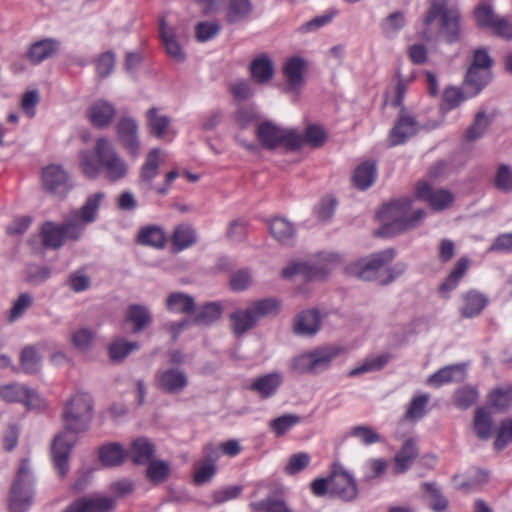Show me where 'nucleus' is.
Segmentation results:
<instances>
[{
	"label": "nucleus",
	"mask_w": 512,
	"mask_h": 512,
	"mask_svg": "<svg viewBox=\"0 0 512 512\" xmlns=\"http://www.w3.org/2000/svg\"><path fill=\"white\" fill-rule=\"evenodd\" d=\"M155 447L146 438L134 440L130 447V457L134 464H147L154 456Z\"/></svg>",
	"instance_id": "37"
},
{
	"label": "nucleus",
	"mask_w": 512,
	"mask_h": 512,
	"mask_svg": "<svg viewBox=\"0 0 512 512\" xmlns=\"http://www.w3.org/2000/svg\"><path fill=\"white\" fill-rule=\"evenodd\" d=\"M283 382L280 373L272 372L256 378L250 385V390L258 393L261 398H269L276 393Z\"/></svg>",
	"instance_id": "27"
},
{
	"label": "nucleus",
	"mask_w": 512,
	"mask_h": 512,
	"mask_svg": "<svg viewBox=\"0 0 512 512\" xmlns=\"http://www.w3.org/2000/svg\"><path fill=\"white\" fill-rule=\"evenodd\" d=\"M461 315L465 318L478 316L488 304V298L477 290H469L461 296Z\"/></svg>",
	"instance_id": "24"
},
{
	"label": "nucleus",
	"mask_w": 512,
	"mask_h": 512,
	"mask_svg": "<svg viewBox=\"0 0 512 512\" xmlns=\"http://www.w3.org/2000/svg\"><path fill=\"white\" fill-rule=\"evenodd\" d=\"M34 498L33 479L28 460L23 459L10 489L8 507L10 512H27Z\"/></svg>",
	"instance_id": "8"
},
{
	"label": "nucleus",
	"mask_w": 512,
	"mask_h": 512,
	"mask_svg": "<svg viewBox=\"0 0 512 512\" xmlns=\"http://www.w3.org/2000/svg\"><path fill=\"white\" fill-rule=\"evenodd\" d=\"M422 491L428 501V505L434 512H444L449 505L448 499L433 483L425 482L422 484Z\"/></svg>",
	"instance_id": "40"
},
{
	"label": "nucleus",
	"mask_w": 512,
	"mask_h": 512,
	"mask_svg": "<svg viewBox=\"0 0 512 512\" xmlns=\"http://www.w3.org/2000/svg\"><path fill=\"white\" fill-rule=\"evenodd\" d=\"M139 345L137 342H128L122 338L113 341L108 346V354L113 362L124 360L132 351L137 350Z\"/></svg>",
	"instance_id": "48"
},
{
	"label": "nucleus",
	"mask_w": 512,
	"mask_h": 512,
	"mask_svg": "<svg viewBox=\"0 0 512 512\" xmlns=\"http://www.w3.org/2000/svg\"><path fill=\"white\" fill-rule=\"evenodd\" d=\"M302 421L296 414H284L269 422V429L276 437H282Z\"/></svg>",
	"instance_id": "42"
},
{
	"label": "nucleus",
	"mask_w": 512,
	"mask_h": 512,
	"mask_svg": "<svg viewBox=\"0 0 512 512\" xmlns=\"http://www.w3.org/2000/svg\"><path fill=\"white\" fill-rule=\"evenodd\" d=\"M222 315V306L216 302L205 304L195 315L193 321L200 325H209L217 321Z\"/></svg>",
	"instance_id": "50"
},
{
	"label": "nucleus",
	"mask_w": 512,
	"mask_h": 512,
	"mask_svg": "<svg viewBox=\"0 0 512 512\" xmlns=\"http://www.w3.org/2000/svg\"><path fill=\"white\" fill-rule=\"evenodd\" d=\"M60 48V42L54 38H44L32 43L26 57L32 65H38L43 61L53 57Z\"/></svg>",
	"instance_id": "21"
},
{
	"label": "nucleus",
	"mask_w": 512,
	"mask_h": 512,
	"mask_svg": "<svg viewBox=\"0 0 512 512\" xmlns=\"http://www.w3.org/2000/svg\"><path fill=\"white\" fill-rule=\"evenodd\" d=\"M87 114L95 127L103 128L114 118L115 109L110 103L100 100L89 107Z\"/></svg>",
	"instance_id": "30"
},
{
	"label": "nucleus",
	"mask_w": 512,
	"mask_h": 512,
	"mask_svg": "<svg viewBox=\"0 0 512 512\" xmlns=\"http://www.w3.org/2000/svg\"><path fill=\"white\" fill-rule=\"evenodd\" d=\"M415 197L425 201L435 211H442L449 208L454 202L453 194L446 189H433L432 185L420 180L415 186Z\"/></svg>",
	"instance_id": "13"
},
{
	"label": "nucleus",
	"mask_w": 512,
	"mask_h": 512,
	"mask_svg": "<svg viewBox=\"0 0 512 512\" xmlns=\"http://www.w3.org/2000/svg\"><path fill=\"white\" fill-rule=\"evenodd\" d=\"M428 402V394H420L414 396L407 407L405 418L407 420H417L423 417Z\"/></svg>",
	"instance_id": "56"
},
{
	"label": "nucleus",
	"mask_w": 512,
	"mask_h": 512,
	"mask_svg": "<svg viewBox=\"0 0 512 512\" xmlns=\"http://www.w3.org/2000/svg\"><path fill=\"white\" fill-rule=\"evenodd\" d=\"M476 435L483 440L490 438L492 433V418L484 407H478L475 411L473 422Z\"/></svg>",
	"instance_id": "46"
},
{
	"label": "nucleus",
	"mask_w": 512,
	"mask_h": 512,
	"mask_svg": "<svg viewBox=\"0 0 512 512\" xmlns=\"http://www.w3.org/2000/svg\"><path fill=\"white\" fill-rule=\"evenodd\" d=\"M320 327V315L317 310H305L295 319L294 331L299 335H314Z\"/></svg>",
	"instance_id": "31"
},
{
	"label": "nucleus",
	"mask_w": 512,
	"mask_h": 512,
	"mask_svg": "<svg viewBox=\"0 0 512 512\" xmlns=\"http://www.w3.org/2000/svg\"><path fill=\"white\" fill-rule=\"evenodd\" d=\"M279 303L274 299H262L252 303L246 309H238L230 315L231 329L236 337H241L255 327L258 320L275 314Z\"/></svg>",
	"instance_id": "6"
},
{
	"label": "nucleus",
	"mask_w": 512,
	"mask_h": 512,
	"mask_svg": "<svg viewBox=\"0 0 512 512\" xmlns=\"http://www.w3.org/2000/svg\"><path fill=\"white\" fill-rule=\"evenodd\" d=\"M471 266V260L468 257L459 258L445 281L439 286V292L442 295L448 294L456 289L461 279L465 276Z\"/></svg>",
	"instance_id": "29"
},
{
	"label": "nucleus",
	"mask_w": 512,
	"mask_h": 512,
	"mask_svg": "<svg viewBox=\"0 0 512 512\" xmlns=\"http://www.w3.org/2000/svg\"><path fill=\"white\" fill-rule=\"evenodd\" d=\"M418 456L417 443L413 438L407 439L394 456L395 474L406 472Z\"/></svg>",
	"instance_id": "25"
},
{
	"label": "nucleus",
	"mask_w": 512,
	"mask_h": 512,
	"mask_svg": "<svg viewBox=\"0 0 512 512\" xmlns=\"http://www.w3.org/2000/svg\"><path fill=\"white\" fill-rule=\"evenodd\" d=\"M117 136L130 155L136 157L139 154L138 125L134 119L121 118L117 124Z\"/></svg>",
	"instance_id": "17"
},
{
	"label": "nucleus",
	"mask_w": 512,
	"mask_h": 512,
	"mask_svg": "<svg viewBox=\"0 0 512 512\" xmlns=\"http://www.w3.org/2000/svg\"><path fill=\"white\" fill-rule=\"evenodd\" d=\"M252 512H291L286 503L274 496L250 504Z\"/></svg>",
	"instance_id": "52"
},
{
	"label": "nucleus",
	"mask_w": 512,
	"mask_h": 512,
	"mask_svg": "<svg viewBox=\"0 0 512 512\" xmlns=\"http://www.w3.org/2000/svg\"><path fill=\"white\" fill-rule=\"evenodd\" d=\"M339 262L335 254H319L312 261L294 262L282 270V276L290 279L302 276L305 280H319L324 278Z\"/></svg>",
	"instance_id": "9"
},
{
	"label": "nucleus",
	"mask_w": 512,
	"mask_h": 512,
	"mask_svg": "<svg viewBox=\"0 0 512 512\" xmlns=\"http://www.w3.org/2000/svg\"><path fill=\"white\" fill-rule=\"evenodd\" d=\"M75 439L66 432L58 434L51 446V457L60 477H65L69 471V456Z\"/></svg>",
	"instance_id": "15"
},
{
	"label": "nucleus",
	"mask_w": 512,
	"mask_h": 512,
	"mask_svg": "<svg viewBox=\"0 0 512 512\" xmlns=\"http://www.w3.org/2000/svg\"><path fill=\"white\" fill-rule=\"evenodd\" d=\"M220 29L218 22H200L195 27L196 38L199 42H206L215 37Z\"/></svg>",
	"instance_id": "64"
},
{
	"label": "nucleus",
	"mask_w": 512,
	"mask_h": 512,
	"mask_svg": "<svg viewBox=\"0 0 512 512\" xmlns=\"http://www.w3.org/2000/svg\"><path fill=\"white\" fill-rule=\"evenodd\" d=\"M311 458L306 452H298L291 455L284 467V471L288 475H296L304 470L310 463Z\"/></svg>",
	"instance_id": "58"
},
{
	"label": "nucleus",
	"mask_w": 512,
	"mask_h": 512,
	"mask_svg": "<svg viewBox=\"0 0 512 512\" xmlns=\"http://www.w3.org/2000/svg\"><path fill=\"white\" fill-rule=\"evenodd\" d=\"M147 122L152 135L159 139L165 138L170 124L169 117L159 114L156 108H151L147 112Z\"/></svg>",
	"instance_id": "44"
},
{
	"label": "nucleus",
	"mask_w": 512,
	"mask_h": 512,
	"mask_svg": "<svg viewBox=\"0 0 512 512\" xmlns=\"http://www.w3.org/2000/svg\"><path fill=\"white\" fill-rule=\"evenodd\" d=\"M439 21V32L444 41L453 44L461 38V17L457 7L449 6L448 0H429V8L424 16V24L430 26Z\"/></svg>",
	"instance_id": "4"
},
{
	"label": "nucleus",
	"mask_w": 512,
	"mask_h": 512,
	"mask_svg": "<svg viewBox=\"0 0 512 512\" xmlns=\"http://www.w3.org/2000/svg\"><path fill=\"white\" fill-rule=\"evenodd\" d=\"M411 206L410 198H401L384 204L377 212L378 220L383 223L377 235L391 236L418 227L425 217V211L417 209L411 212Z\"/></svg>",
	"instance_id": "3"
},
{
	"label": "nucleus",
	"mask_w": 512,
	"mask_h": 512,
	"mask_svg": "<svg viewBox=\"0 0 512 512\" xmlns=\"http://www.w3.org/2000/svg\"><path fill=\"white\" fill-rule=\"evenodd\" d=\"M79 165L82 173L89 179L97 178L100 172L104 171L109 181L116 182L127 174L125 161L106 138H99L94 150L80 151Z\"/></svg>",
	"instance_id": "2"
},
{
	"label": "nucleus",
	"mask_w": 512,
	"mask_h": 512,
	"mask_svg": "<svg viewBox=\"0 0 512 512\" xmlns=\"http://www.w3.org/2000/svg\"><path fill=\"white\" fill-rule=\"evenodd\" d=\"M331 495L343 501H353L358 495L354 477L340 465L334 464L331 472Z\"/></svg>",
	"instance_id": "12"
},
{
	"label": "nucleus",
	"mask_w": 512,
	"mask_h": 512,
	"mask_svg": "<svg viewBox=\"0 0 512 512\" xmlns=\"http://www.w3.org/2000/svg\"><path fill=\"white\" fill-rule=\"evenodd\" d=\"M395 257L393 249L380 251L372 255L369 259L360 261L351 265L348 269L351 274L365 281H379L382 285H387L400 275L404 268L397 271L395 269H386V265Z\"/></svg>",
	"instance_id": "5"
},
{
	"label": "nucleus",
	"mask_w": 512,
	"mask_h": 512,
	"mask_svg": "<svg viewBox=\"0 0 512 512\" xmlns=\"http://www.w3.org/2000/svg\"><path fill=\"white\" fill-rule=\"evenodd\" d=\"M125 321L132 324L134 333H138L150 325L152 318L145 306L133 304L126 310Z\"/></svg>",
	"instance_id": "36"
},
{
	"label": "nucleus",
	"mask_w": 512,
	"mask_h": 512,
	"mask_svg": "<svg viewBox=\"0 0 512 512\" xmlns=\"http://www.w3.org/2000/svg\"><path fill=\"white\" fill-rule=\"evenodd\" d=\"M256 135L262 147L268 150L281 145L292 150L299 148L300 138L296 130H285L269 121L258 126Z\"/></svg>",
	"instance_id": "10"
},
{
	"label": "nucleus",
	"mask_w": 512,
	"mask_h": 512,
	"mask_svg": "<svg viewBox=\"0 0 512 512\" xmlns=\"http://www.w3.org/2000/svg\"><path fill=\"white\" fill-rule=\"evenodd\" d=\"M475 75L474 77H470V67L468 68V71L465 76V83L468 86H471L474 88L475 92L474 94H478L484 86L488 84V82L491 79V72L490 70H486L483 68H477L475 69Z\"/></svg>",
	"instance_id": "59"
},
{
	"label": "nucleus",
	"mask_w": 512,
	"mask_h": 512,
	"mask_svg": "<svg viewBox=\"0 0 512 512\" xmlns=\"http://www.w3.org/2000/svg\"><path fill=\"white\" fill-rule=\"evenodd\" d=\"M19 362L23 372L26 374H36L41 369V356L32 345L25 346L22 349Z\"/></svg>",
	"instance_id": "41"
},
{
	"label": "nucleus",
	"mask_w": 512,
	"mask_h": 512,
	"mask_svg": "<svg viewBox=\"0 0 512 512\" xmlns=\"http://www.w3.org/2000/svg\"><path fill=\"white\" fill-rule=\"evenodd\" d=\"M270 232L273 237L280 243H289L294 235L295 230L293 225L284 218H274L269 226Z\"/></svg>",
	"instance_id": "45"
},
{
	"label": "nucleus",
	"mask_w": 512,
	"mask_h": 512,
	"mask_svg": "<svg viewBox=\"0 0 512 512\" xmlns=\"http://www.w3.org/2000/svg\"><path fill=\"white\" fill-rule=\"evenodd\" d=\"M474 17L479 28L491 29L500 16L494 13L490 5L482 3L475 8Z\"/></svg>",
	"instance_id": "54"
},
{
	"label": "nucleus",
	"mask_w": 512,
	"mask_h": 512,
	"mask_svg": "<svg viewBox=\"0 0 512 512\" xmlns=\"http://www.w3.org/2000/svg\"><path fill=\"white\" fill-rule=\"evenodd\" d=\"M307 68V61L300 56H294L286 60L282 70L290 90L297 91L302 88L305 83L304 75Z\"/></svg>",
	"instance_id": "19"
},
{
	"label": "nucleus",
	"mask_w": 512,
	"mask_h": 512,
	"mask_svg": "<svg viewBox=\"0 0 512 512\" xmlns=\"http://www.w3.org/2000/svg\"><path fill=\"white\" fill-rule=\"evenodd\" d=\"M159 30L162 43L168 56L176 62L184 61L185 54L182 47L176 41L173 30L166 27L163 19L160 20Z\"/></svg>",
	"instance_id": "35"
},
{
	"label": "nucleus",
	"mask_w": 512,
	"mask_h": 512,
	"mask_svg": "<svg viewBox=\"0 0 512 512\" xmlns=\"http://www.w3.org/2000/svg\"><path fill=\"white\" fill-rule=\"evenodd\" d=\"M341 352L342 349L339 347L317 349L311 353L304 354L296 358L293 368L299 373H309L318 369L327 368L331 361Z\"/></svg>",
	"instance_id": "11"
},
{
	"label": "nucleus",
	"mask_w": 512,
	"mask_h": 512,
	"mask_svg": "<svg viewBox=\"0 0 512 512\" xmlns=\"http://www.w3.org/2000/svg\"><path fill=\"white\" fill-rule=\"evenodd\" d=\"M166 307L174 313L190 314L195 309V301L188 294L173 292L166 299Z\"/></svg>",
	"instance_id": "39"
},
{
	"label": "nucleus",
	"mask_w": 512,
	"mask_h": 512,
	"mask_svg": "<svg viewBox=\"0 0 512 512\" xmlns=\"http://www.w3.org/2000/svg\"><path fill=\"white\" fill-rule=\"evenodd\" d=\"M490 124V120L484 112H478L473 124L466 131V138L469 141L479 139Z\"/></svg>",
	"instance_id": "61"
},
{
	"label": "nucleus",
	"mask_w": 512,
	"mask_h": 512,
	"mask_svg": "<svg viewBox=\"0 0 512 512\" xmlns=\"http://www.w3.org/2000/svg\"><path fill=\"white\" fill-rule=\"evenodd\" d=\"M105 197L103 192H96L87 197L81 208L73 210L62 224L46 221L40 228V237L45 248L59 249L67 240L77 241L83 235L87 224L97 218L99 207Z\"/></svg>",
	"instance_id": "1"
},
{
	"label": "nucleus",
	"mask_w": 512,
	"mask_h": 512,
	"mask_svg": "<svg viewBox=\"0 0 512 512\" xmlns=\"http://www.w3.org/2000/svg\"><path fill=\"white\" fill-rule=\"evenodd\" d=\"M128 453L119 443H108L99 447L98 458L105 467L120 466L126 459Z\"/></svg>",
	"instance_id": "28"
},
{
	"label": "nucleus",
	"mask_w": 512,
	"mask_h": 512,
	"mask_svg": "<svg viewBox=\"0 0 512 512\" xmlns=\"http://www.w3.org/2000/svg\"><path fill=\"white\" fill-rule=\"evenodd\" d=\"M350 435L360 440L364 445L379 443L381 436L374 429L364 425H358L352 428Z\"/></svg>",
	"instance_id": "62"
},
{
	"label": "nucleus",
	"mask_w": 512,
	"mask_h": 512,
	"mask_svg": "<svg viewBox=\"0 0 512 512\" xmlns=\"http://www.w3.org/2000/svg\"><path fill=\"white\" fill-rule=\"evenodd\" d=\"M197 241V234L195 229L186 223L179 224L175 227L172 234V246L173 250L180 252L185 250Z\"/></svg>",
	"instance_id": "33"
},
{
	"label": "nucleus",
	"mask_w": 512,
	"mask_h": 512,
	"mask_svg": "<svg viewBox=\"0 0 512 512\" xmlns=\"http://www.w3.org/2000/svg\"><path fill=\"white\" fill-rule=\"evenodd\" d=\"M417 132L416 120L406 114H401L390 131L389 141L392 146L405 143L411 136Z\"/></svg>",
	"instance_id": "23"
},
{
	"label": "nucleus",
	"mask_w": 512,
	"mask_h": 512,
	"mask_svg": "<svg viewBox=\"0 0 512 512\" xmlns=\"http://www.w3.org/2000/svg\"><path fill=\"white\" fill-rule=\"evenodd\" d=\"M44 189L57 196H65L71 189L68 173L59 165H49L42 170Z\"/></svg>",
	"instance_id": "16"
},
{
	"label": "nucleus",
	"mask_w": 512,
	"mask_h": 512,
	"mask_svg": "<svg viewBox=\"0 0 512 512\" xmlns=\"http://www.w3.org/2000/svg\"><path fill=\"white\" fill-rule=\"evenodd\" d=\"M137 242L141 245L160 249L165 246L166 237L162 228L156 225H148L138 232Z\"/></svg>",
	"instance_id": "38"
},
{
	"label": "nucleus",
	"mask_w": 512,
	"mask_h": 512,
	"mask_svg": "<svg viewBox=\"0 0 512 512\" xmlns=\"http://www.w3.org/2000/svg\"><path fill=\"white\" fill-rule=\"evenodd\" d=\"M116 507V499L103 494H91L72 502L63 512H111Z\"/></svg>",
	"instance_id": "14"
},
{
	"label": "nucleus",
	"mask_w": 512,
	"mask_h": 512,
	"mask_svg": "<svg viewBox=\"0 0 512 512\" xmlns=\"http://www.w3.org/2000/svg\"><path fill=\"white\" fill-rule=\"evenodd\" d=\"M406 25L405 14L401 11L389 14L382 22L381 28L386 37H393Z\"/></svg>",
	"instance_id": "51"
},
{
	"label": "nucleus",
	"mask_w": 512,
	"mask_h": 512,
	"mask_svg": "<svg viewBox=\"0 0 512 512\" xmlns=\"http://www.w3.org/2000/svg\"><path fill=\"white\" fill-rule=\"evenodd\" d=\"M160 159V150L152 149L145 160L141 169V179L143 181L151 182L158 174Z\"/></svg>",
	"instance_id": "55"
},
{
	"label": "nucleus",
	"mask_w": 512,
	"mask_h": 512,
	"mask_svg": "<svg viewBox=\"0 0 512 512\" xmlns=\"http://www.w3.org/2000/svg\"><path fill=\"white\" fill-rule=\"evenodd\" d=\"M493 183L502 192H510L512 190V170L508 165H499Z\"/></svg>",
	"instance_id": "60"
},
{
	"label": "nucleus",
	"mask_w": 512,
	"mask_h": 512,
	"mask_svg": "<svg viewBox=\"0 0 512 512\" xmlns=\"http://www.w3.org/2000/svg\"><path fill=\"white\" fill-rule=\"evenodd\" d=\"M299 148L308 145L313 148H319L324 145L327 139V133L318 124H310L306 127L304 134L299 133Z\"/></svg>",
	"instance_id": "43"
},
{
	"label": "nucleus",
	"mask_w": 512,
	"mask_h": 512,
	"mask_svg": "<svg viewBox=\"0 0 512 512\" xmlns=\"http://www.w3.org/2000/svg\"><path fill=\"white\" fill-rule=\"evenodd\" d=\"M0 398L6 402L23 403L27 407H33L39 397L33 389L25 385L9 384L0 386Z\"/></svg>",
	"instance_id": "20"
},
{
	"label": "nucleus",
	"mask_w": 512,
	"mask_h": 512,
	"mask_svg": "<svg viewBox=\"0 0 512 512\" xmlns=\"http://www.w3.org/2000/svg\"><path fill=\"white\" fill-rule=\"evenodd\" d=\"M479 393L475 387L464 386L457 389L453 395L454 404L460 409H467L478 400Z\"/></svg>",
	"instance_id": "53"
},
{
	"label": "nucleus",
	"mask_w": 512,
	"mask_h": 512,
	"mask_svg": "<svg viewBox=\"0 0 512 512\" xmlns=\"http://www.w3.org/2000/svg\"><path fill=\"white\" fill-rule=\"evenodd\" d=\"M252 10L250 0H229L226 20L228 23H236L247 18Z\"/></svg>",
	"instance_id": "47"
},
{
	"label": "nucleus",
	"mask_w": 512,
	"mask_h": 512,
	"mask_svg": "<svg viewBox=\"0 0 512 512\" xmlns=\"http://www.w3.org/2000/svg\"><path fill=\"white\" fill-rule=\"evenodd\" d=\"M465 376L466 370L463 364L448 365L430 375L426 384L439 388L445 384L461 382L465 379Z\"/></svg>",
	"instance_id": "22"
},
{
	"label": "nucleus",
	"mask_w": 512,
	"mask_h": 512,
	"mask_svg": "<svg viewBox=\"0 0 512 512\" xmlns=\"http://www.w3.org/2000/svg\"><path fill=\"white\" fill-rule=\"evenodd\" d=\"M158 387L164 392L176 394L182 392L188 385L186 373L177 368H168L156 374Z\"/></svg>",
	"instance_id": "18"
},
{
	"label": "nucleus",
	"mask_w": 512,
	"mask_h": 512,
	"mask_svg": "<svg viewBox=\"0 0 512 512\" xmlns=\"http://www.w3.org/2000/svg\"><path fill=\"white\" fill-rule=\"evenodd\" d=\"M249 71L252 80L257 84L267 83L274 76V66L267 54H261L253 59Z\"/></svg>",
	"instance_id": "26"
},
{
	"label": "nucleus",
	"mask_w": 512,
	"mask_h": 512,
	"mask_svg": "<svg viewBox=\"0 0 512 512\" xmlns=\"http://www.w3.org/2000/svg\"><path fill=\"white\" fill-rule=\"evenodd\" d=\"M512 442V417L503 420L500 423L494 447L496 450L504 449L509 443Z\"/></svg>",
	"instance_id": "63"
},
{
	"label": "nucleus",
	"mask_w": 512,
	"mask_h": 512,
	"mask_svg": "<svg viewBox=\"0 0 512 512\" xmlns=\"http://www.w3.org/2000/svg\"><path fill=\"white\" fill-rule=\"evenodd\" d=\"M377 175L376 164L365 161L356 167L352 176L353 185L359 190L368 189L375 181Z\"/></svg>",
	"instance_id": "32"
},
{
	"label": "nucleus",
	"mask_w": 512,
	"mask_h": 512,
	"mask_svg": "<svg viewBox=\"0 0 512 512\" xmlns=\"http://www.w3.org/2000/svg\"><path fill=\"white\" fill-rule=\"evenodd\" d=\"M489 407L499 412L507 411L512 407V385L506 384L496 387L487 395Z\"/></svg>",
	"instance_id": "34"
},
{
	"label": "nucleus",
	"mask_w": 512,
	"mask_h": 512,
	"mask_svg": "<svg viewBox=\"0 0 512 512\" xmlns=\"http://www.w3.org/2000/svg\"><path fill=\"white\" fill-rule=\"evenodd\" d=\"M147 464L146 477L151 483L157 485L167 480L170 474V467L167 462L151 459Z\"/></svg>",
	"instance_id": "49"
},
{
	"label": "nucleus",
	"mask_w": 512,
	"mask_h": 512,
	"mask_svg": "<svg viewBox=\"0 0 512 512\" xmlns=\"http://www.w3.org/2000/svg\"><path fill=\"white\" fill-rule=\"evenodd\" d=\"M92 398L88 393H76L64 407V427L72 433L84 432L92 419Z\"/></svg>",
	"instance_id": "7"
},
{
	"label": "nucleus",
	"mask_w": 512,
	"mask_h": 512,
	"mask_svg": "<svg viewBox=\"0 0 512 512\" xmlns=\"http://www.w3.org/2000/svg\"><path fill=\"white\" fill-rule=\"evenodd\" d=\"M389 361V357L387 355H379L372 359L366 360L363 364L359 365L351 369L348 372V376L355 377L363 373L379 371L381 370Z\"/></svg>",
	"instance_id": "57"
}]
</instances>
